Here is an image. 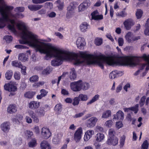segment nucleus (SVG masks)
Wrapping results in <instances>:
<instances>
[{"instance_id": "nucleus-22", "label": "nucleus", "mask_w": 149, "mask_h": 149, "mask_svg": "<svg viewBox=\"0 0 149 149\" xmlns=\"http://www.w3.org/2000/svg\"><path fill=\"white\" fill-rule=\"evenodd\" d=\"M41 148L42 149H51L49 144L45 141H43L41 143Z\"/></svg>"}, {"instance_id": "nucleus-51", "label": "nucleus", "mask_w": 149, "mask_h": 149, "mask_svg": "<svg viewBox=\"0 0 149 149\" xmlns=\"http://www.w3.org/2000/svg\"><path fill=\"white\" fill-rule=\"evenodd\" d=\"M24 8L23 7H18L15 8L14 11L16 12H23L24 11Z\"/></svg>"}, {"instance_id": "nucleus-23", "label": "nucleus", "mask_w": 149, "mask_h": 149, "mask_svg": "<svg viewBox=\"0 0 149 149\" xmlns=\"http://www.w3.org/2000/svg\"><path fill=\"white\" fill-rule=\"evenodd\" d=\"M126 40L128 43L132 42V38H133V34L130 32H128L125 36Z\"/></svg>"}, {"instance_id": "nucleus-16", "label": "nucleus", "mask_w": 149, "mask_h": 149, "mask_svg": "<svg viewBox=\"0 0 149 149\" xmlns=\"http://www.w3.org/2000/svg\"><path fill=\"white\" fill-rule=\"evenodd\" d=\"M94 133V131L93 130H88L85 133L84 137V141H86L90 139Z\"/></svg>"}, {"instance_id": "nucleus-44", "label": "nucleus", "mask_w": 149, "mask_h": 149, "mask_svg": "<svg viewBox=\"0 0 149 149\" xmlns=\"http://www.w3.org/2000/svg\"><path fill=\"white\" fill-rule=\"evenodd\" d=\"M146 99V97L145 96H143L141 98L139 102V104L140 107H142L144 105Z\"/></svg>"}, {"instance_id": "nucleus-34", "label": "nucleus", "mask_w": 149, "mask_h": 149, "mask_svg": "<svg viewBox=\"0 0 149 149\" xmlns=\"http://www.w3.org/2000/svg\"><path fill=\"white\" fill-rule=\"evenodd\" d=\"M149 19H148L145 24L146 29L144 31L146 35L149 36Z\"/></svg>"}, {"instance_id": "nucleus-19", "label": "nucleus", "mask_w": 149, "mask_h": 149, "mask_svg": "<svg viewBox=\"0 0 149 149\" xmlns=\"http://www.w3.org/2000/svg\"><path fill=\"white\" fill-rule=\"evenodd\" d=\"M42 7V5H30L28 6V8L31 11H36L41 9Z\"/></svg>"}, {"instance_id": "nucleus-9", "label": "nucleus", "mask_w": 149, "mask_h": 149, "mask_svg": "<svg viewBox=\"0 0 149 149\" xmlns=\"http://www.w3.org/2000/svg\"><path fill=\"white\" fill-rule=\"evenodd\" d=\"M41 133L42 137L46 139L49 138L52 134L49 129L45 127L41 129Z\"/></svg>"}, {"instance_id": "nucleus-35", "label": "nucleus", "mask_w": 149, "mask_h": 149, "mask_svg": "<svg viewBox=\"0 0 149 149\" xmlns=\"http://www.w3.org/2000/svg\"><path fill=\"white\" fill-rule=\"evenodd\" d=\"M99 95H95L87 103V105L91 104L98 100L99 98Z\"/></svg>"}, {"instance_id": "nucleus-32", "label": "nucleus", "mask_w": 149, "mask_h": 149, "mask_svg": "<svg viewBox=\"0 0 149 149\" xmlns=\"http://www.w3.org/2000/svg\"><path fill=\"white\" fill-rule=\"evenodd\" d=\"M78 97L80 100L82 101H86L88 99V97L87 95L83 94H80Z\"/></svg>"}, {"instance_id": "nucleus-6", "label": "nucleus", "mask_w": 149, "mask_h": 149, "mask_svg": "<svg viewBox=\"0 0 149 149\" xmlns=\"http://www.w3.org/2000/svg\"><path fill=\"white\" fill-rule=\"evenodd\" d=\"M76 44L78 48L83 49L86 44L84 39L81 37H78L76 41Z\"/></svg>"}, {"instance_id": "nucleus-55", "label": "nucleus", "mask_w": 149, "mask_h": 149, "mask_svg": "<svg viewBox=\"0 0 149 149\" xmlns=\"http://www.w3.org/2000/svg\"><path fill=\"white\" fill-rule=\"evenodd\" d=\"M125 139V135L123 136L120 138V145L122 147H123L124 145Z\"/></svg>"}, {"instance_id": "nucleus-2", "label": "nucleus", "mask_w": 149, "mask_h": 149, "mask_svg": "<svg viewBox=\"0 0 149 149\" xmlns=\"http://www.w3.org/2000/svg\"><path fill=\"white\" fill-rule=\"evenodd\" d=\"M13 8V6H7L3 0H0V13L2 15V17H0V28H2L7 24H8V28L12 31L15 32V25L16 24L17 29L21 31V36L22 39L19 40V43L21 44H29L27 42L22 43H21V42L26 41L24 37L27 36V30L34 33L30 30L27 25L25 22L19 21L17 23H15V19L17 18H22L24 17V15L22 14L19 13L13 14L10 11Z\"/></svg>"}, {"instance_id": "nucleus-21", "label": "nucleus", "mask_w": 149, "mask_h": 149, "mask_svg": "<svg viewBox=\"0 0 149 149\" xmlns=\"http://www.w3.org/2000/svg\"><path fill=\"white\" fill-rule=\"evenodd\" d=\"M17 110V108L16 106L14 105H10L7 109L8 112L10 113H15Z\"/></svg>"}, {"instance_id": "nucleus-40", "label": "nucleus", "mask_w": 149, "mask_h": 149, "mask_svg": "<svg viewBox=\"0 0 149 149\" xmlns=\"http://www.w3.org/2000/svg\"><path fill=\"white\" fill-rule=\"evenodd\" d=\"M117 118L120 120H122L124 118V113L121 111H119L116 113Z\"/></svg>"}, {"instance_id": "nucleus-52", "label": "nucleus", "mask_w": 149, "mask_h": 149, "mask_svg": "<svg viewBox=\"0 0 149 149\" xmlns=\"http://www.w3.org/2000/svg\"><path fill=\"white\" fill-rule=\"evenodd\" d=\"M51 71V70L49 67H48L45 69L42 72V74H49Z\"/></svg>"}, {"instance_id": "nucleus-48", "label": "nucleus", "mask_w": 149, "mask_h": 149, "mask_svg": "<svg viewBox=\"0 0 149 149\" xmlns=\"http://www.w3.org/2000/svg\"><path fill=\"white\" fill-rule=\"evenodd\" d=\"M45 82L43 81H40L34 84L33 85V87L35 88H38L44 85Z\"/></svg>"}, {"instance_id": "nucleus-53", "label": "nucleus", "mask_w": 149, "mask_h": 149, "mask_svg": "<svg viewBox=\"0 0 149 149\" xmlns=\"http://www.w3.org/2000/svg\"><path fill=\"white\" fill-rule=\"evenodd\" d=\"M68 72H64L60 76L58 77V80L57 81V84H58L59 83L60 81L61 80V79H63L68 74Z\"/></svg>"}, {"instance_id": "nucleus-57", "label": "nucleus", "mask_w": 149, "mask_h": 149, "mask_svg": "<svg viewBox=\"0 0 149 149\" xmlns=\"http://www.w3.org/2000/svg\"><path fill=\"white\" fill-rule=\"evenodd\" d=\"M113 124V122L111 120L107 121L105 123V125L106 127H111Z\"/></svg>"}, {"instance_id": "nucleus-47", "label": "nucleus", "mask_w": 149, "mask_h": 149, "mask_svg": "<svg viewBox=\"0 0 149 149\" xmlns=\"http://www.w3.org/2000/svg\"><path fill=\"white\" fill-rule=\"evenodd\" d=\"M3 39L6 40L8 43L10 42L13 39L12 37L10 36H5L3 37Z\"/></svg>"}, {"instance_id": "nucleus-17", "label": "nucleus", "mask_w": 149, "mask_h": 149, "mask_svg": "<svg viewBox=\"0 0 149 149\" xmlns=\"http://www.w3.org/2000/svg\"><path fill=\"white\" fill-rule=\"evenodd\" d=\"M91 15L92 19L95 20H100L103 19V16L102 15H99L97 10L93 12Z\"/></svg>"}, {"instance_id": "nucleus-63", "label": "nucleus", "mask_w": 149, "mask_h": 149, "mask_svg": "<svg viewBox=\"0 0 149 149\" xmlns=\"http://www.w3.org/2000/svg\"><path fill=\"white\" fill-rule=\"evenodd\" d=\"M140 38L141 36H134L133 34V38H132V42L135 41H137L140 39Z\"/></svg>"}, {"instance_id": "nucleus-14", "label": "nucleus", "mask_w": 149, "mask_h": 149, "mask_svg": "<svg viewBox=\"0 0 149 149\" xmlns=\"http://www.w3.org/2000/svg\"><path fill=\"white\" fill-rule=\"evenodd\" d=\"M118 139L116 137L108 138L107 143L109 145L115 146L118 143Z\"/></svg>"}, {"instance_id": "nucleus-31", "label": "nucleus", "mask_w": 149, "mask_h": 149, "mask_svg": "<svg viewBox=\"0 0 149 149\" xmlns=\"http://www.w3.org/2000/svg\"><path fill=\"white\" fill-rule=\"evenodd\" d=\"M11 65L13 67L20 68L22 66V64L20 62H19L17 61H14L11 62Z\"/></svg>"}, {"instance_id": "nucleus-26", "label": "nucleus", "mask_w": 149, "mask_h": 149, "mask_svg": "<svg viewBox=\"0 0 149 149\" xmlns=\"http://www.w3.org/2000/svg\"><path fill=\"white\" fill-rule=\"evenodd\" d=\"M88 26L89 25L86 22L82 23L80 26L81 30L82 32L86 31Z\"/></svg>"}, {"instance_id": "nucleus-38", "label": "nucleus", "mask_w": 149, "mask_h": 149, "mask_svg": "<svg viewBox=\"0 0 149 149\" xmlns=\"http://www.w3.org/2000/svg\"><path fill=\"white\" fill-rule=\"evenodd\" d=\"M35 94V93L33 92H28L24 94L25 97L28 98H31Z\"/></svg>"}, {"instance_id": "nucleus-5", "label": "nucleus", "mask_w": 149, "mask_h": 149, "mask_svg": "<svg viewBox=\"0 0 149 149\" xmlns=\"http://www.w3.org/2000/svg\"><path fill=\"white\" fill-rule=\"evenodd\" d=\"M81 80L76 82H73L71 83L70 86L71 89L75 92L79 91H81Z\"/></svg>"}, {"instance_id": "nucleus-3", "label": "nucleus", "mask_w": 149, "mask_h": 149, "mask_svg": "<svg viewBox=\"0 0 149 149\" xmlns=\"http://www.w3.org/2000/svg\"><path fill=\"white\" fill-rule=\"evenodd\" d=\"M75 7L73 4L70 3L68 6L67 8V12L66 14V17L70 19L75 15Z\"/></svg>"}, {"instance_id": "nucleus-42", "label": "nucleus", "mask_w": 149, "mask_h": 149, "mask_svg": "<svg viewBox=\"0 0 149 149\" xmlns=\"http://www.w3.org/2000/svg\"><path fill=\"white\" fill-rule=\"evenodd\" d=\"M58 4L57 6L59 10H62L63 7V3L60 0H58L56 2Z\"/></svg>"}, {"instance_id": "nucleus-8", "label": "nucleus", "mask_w": 149, "mask_h": 149, "mask_svg": "<svg viewBox=\"0 0 149 149\" xmlns=\"http://www.w3.org/2000/svg\"><path fill=\"white\" fill-rule=\"evenodd\" d=\"M123 24L125 29L127 30H129L131 27L134 25V22L132 19H128L125 21Z\"/></svg>"}, {"instance_id": "nucleus-28", "label": "nucleus", "mask_w": 149, "mask_h": 149, "mask_svg": "<svg viewBox=\"0 0 149 149\" xmlns=\"http://www.w3.org/2000/svg\"><path fill=\"white\" fill-rule=\"evenodd\" d=\"M81 90H87L89 87V84L86 82H83L81 80Z\"/></svg>"}, {"instance_id": "nucleus-27", "label": "nucleus", "mask_w": 149, "mask_h": 149, "mask_svg": "<svg viewBox=\"0 0 149 149\" xmlns=\"http://www.w3.org/2000/svg\"><path fill=\"white\" fill-rule=\"evenodd\" d=\"M61 137V134H58L57 135H55L52 140L53 143L54 144H58L60 141Z\"/></svg>"}, {"instance_id": "nucleus-43", "label": "nucleus", "mask_w": 149, "mask_h": 149, "mask_svg": "<svg viewBox=\"0 0 149 149\" xmlns=\"http://www.w3.org/2000/svg\"><path fill=\"white\" fill-rule=\"evenodd\" d=\"M116 15L117 16L124 17L127 15V14L124 11H122L117 12Z\"/></svg>"}, {"instance_id": "nucleus-12", "label": "nucleus", "mask_w": 149, "mask_h": 149, "mask_svg": "<svg viewBox=\"0 0 149 149\" xmlns=\"http://www.w3.org/2000/svg\"><path fill=\"white\" fill-rule=\"evenodd\" d=\"M10 123L8 121H6L2 123L0 126L1 130L4 132L7 133L10 129Z\"/></svg>"}, {"instance_id": "nucleus-64", "label": "nucleus", "mask_w": 149, "mask_h": 149, "mask_svg": "<svg viewBox=\"0 0 149 149\" xmlns=\"http://www.w3.org/2000/svg\"><path fill=\"white\" fill-rule=\"evenodd\" d=\"M95 142L94 144L96 149H100L101 148V144Z\"/></svg>"}, {"instance_id": "nucleus-7", "label": "nucleus", "mask_w": 149, "mask_h": 149, "mask_svg": "<svg viewBox=\"0 0 149 149\" xmlns=\"http://www.w3.org/2000/svg\"><path fill=\"white\" fill-rule=\"evenodd\" d=\"M142 58L146 62V63H144L141 65L140 70L143 69L146 67V70H149V54L146 55L144 54L142 56Z\"/></svg>"}, {"instance_id": "nucleus-30", "label": "nucleus", "mask_w": 149, "mask_h": 149, "mask_svg": "<svg viewBox=\"0 0 149 149\" xmlns=\"http://www.w3.org/2000/svg\"><path fill=\"white\" fill-rule=\"evenodd\" d=\"M139 104H136L134 106L130 107L128 109H126L125 111L127 110V109H129L134 112L135 113H136L139 110Z\"/></svg>"}, {"instance_id": "nucleus-13", "label": "nucleus", "mask_w": 149, "mask_h": 149, "mask_svg": "<svg viewBox=\"0 0 149 149\" xmlns=\"http://www.w3.org/2000/svg\"><path fill=\"white\" fill-rule=\"evenodd\" d=\"M82 130L81 127L79 128L74 134V139L76 142L79 141L81 138Z\"/></svg>"}, {"instance_id": "nucleus-11", "label": "nucleus", "mask_w": 149, "mask_h": 149, "mask_svg": "<svg viewBox=\"0 0 149 149\" xmlns=\"http://www.w3.org/2000/svg\"><path fill=\"white\" fill-rule=\"evenodd\" d=\"M91 3L88 0H86L82 3L78 7L79 12H82L88 6H90Z\"/></svg>"}, {"instance_id": "nucleus-49", "label": "nucleus", "mask_w": 149, "mask_h": 149, "mask_svg": "<svg viewBox=\"0 0 149 149\" xmlns=\"http://www.w3.org/2000/svg\"><path fill=\"white\" fill-rule=\"evenodd\" d=\"M38 77L37 75L32 76L29 78V80L31 82H34L38 80Z\"/></svg>"}, {"instance_id": "nucleus-37", "label": "nucleus", "mask_w": 149, "mask_h": 149, "mask_svg": "<svg viewBox=\"0 0 149 149\" xmlns=\"http://www.w3.org/2000/svg\"><path fill=\"white\" fill-rule=\"evenodd\" d=\"M143 12L141 9H137L136 13V15L137 19H140L142 16Z\"/></svg>"}, {"instance_id": "nucleus-56", "label": "nucleus", "mask_w": 149, "mask_h": 149, "mask_svg": "<svg viewBox=\"0 0 149 149\" xmlns=\"http://www.w3.org/2000/svg\"><path fill=\"white\" fill-rule=\"evenodd\" d=\"M14 76L16 80H19L20 78V74L19 72H15L14 73Z\"/></svg>"}, {"instance_id": "nucleus-33", "label": "nucleus", "mask_w": 149, "mask_h": 149, "mask_svg": "<svg viewBox=\"0 0 149 149\" xmlns=\"http://www.w3.org/2000/svg\"><path fill=\"white\" fill-rule=\"evenodd\" d=\"M13 72L11 70H8L5 74V77L7 80L10 79L13 75Z\"/></svg>"}, {"instance_id": "nucleus-46", "label": "nucleus", "mask_w": 149, "mask_h": 149, "mask_svg": "<svg viewBox=\"0 0 149 149\" xmlns=\"http://www.w3.org/2000/svg\"><path fill=\"white\" fill-rule=\"evenodd\" d=\"M148 143L147 140L144 141L142 145L141 149H148Z\"/></svg>"}, {"instance_id": "nucleus-24", "label": "nucleus", "mask_w": 149, "mask_h": 149, "mask_svg": "<svg viewBox=\"0 0 149 149\" xmlns=\"http://www.w3.org/2000/svg\"><path fill=\"white\" fill-rule=\"evenodd\" d=\"M28 56L23 53L20 54L19 56V59L22 62H25L28 59Z\"/></svg>"}, {"instance_id": "nucleus-15", "label": "nucleus", "mask_w": 149, "mask_h": 149, "mask_svg": "<svg viewBox=\"0 0 149 149\" xmlns=\"http://www.w3.org/2000/svg\"><path fill=\"white\" fill-rule=\"evenodd\" d=\"M28 113L29 115L32 118L34 123H38L39 122V120L38 116L36 115L33 111L29 110L28 111Z\"/></svg>"}, {"instance_id": "nucleus-45", "label": "nucleus", "mask_w": 149, "mask_h": 149, "mask_svg": "<svg viewBox=\"0 0 149 149\" xmlns=\"http://www.w3.org/2000/svg\"><path fill=\"white\" fill-rule=\"evenodd\" d=\"M80 100L78 97H75L73 100L72 105L74 106L77 105L79 103Z\"/></svg>"}, {"instance_id": "nucleus-36", "label": "nucleus", "mask_w": 149, "mask_h": 149, "mask_svg": "<svg viewBox=\"0 0 149 149\" xmlns=\"http://www.w3.org/2000/svg\"><path fill=\"white\" fill-rule=\"evenodd\" d=\"M36 112L38 113L40 116H43L45 114V111L43 108H40L36 110Z\"/></svg>"}, {"instance_id": "nucleus-41", "label": "nucleus", "mask_w": 149, "mask_h": 149, "mask_svg": "<svg viewBox=\"0 0 149 149\" xmlns=\"http://www.w3.org/2000/svg\"><path fill=\"white\" fill-rule=\"evenodd\" d=\"M29 146L33 147L36 146L37 144L36 139L35 138L32 139L28 143Z\"/></svg>"}, {"instance_id": "nucleus-54", "label": "nucleus", "mask_w": 149, "mask_h": 149, "mask_svg": "<svg viewBox=\"0 0 149 149\" xmlns=\"http://www.w3.org/2000/svg\"><path fill=\"white\" fill-rule=\"evenodd\" d=\"M95 43L97 45H100L102 43V40L100 38H96L95 40Z\"/></svg>"}, {"instance_id": "nucleus-50", "label": "nucleus", "mask_w": 149, "mask_h": 149, "mask_svg": "<svg viewBox=\"0 0 149 149\" xmlns=\"http://www.w3.org/2000/svg\"><path fill=\"white\" fill-rule=\"evenodd\" d=\"M117 75V72L115 71H113L110 74L109 77L110 78L113 79L116 78Z\"/></svg>"}, {"instance_id": "nucleus-25", "label": "nucleus", "mask_w": 149, "mask_h": 149, "mask_svg": "<svg viewBox=\"0 0 149 149\" xmlns=\"http://www.w3.org/2000/svg\"><path fill=\"white\" fill-rule=\"evenodd\" d=\"M69 77L72 80H74L76 78L77 74L74 68H72L71 70V71L70 72Z\"/></svg>"}, {"instance_id": "nucleus-39", "label": "nucleus", "mask_w": 149, "mask_h": 149, "mask_svg": "<svg viewBox=\"0 0 149 149\" xmlns=\"http://www.w3.org/2000/svg\"><path fill=\"white\" fill-rule=\"evenodd\" d=\"M115 131L113 129H110L109 131L108 138L116 137L115 136Z\"/></svg>"}, {"instance_id": "nucleus-59", "label": "nucleus", "mask_w": 149, "mask_h": 149, "mask_svg": "<svg viewBox=\"0 0 149 149\" xmlns=\"http://www.w3.org/2000/svg\"><path fill=\"white\" fill-rule=\"evenodd\" d=\"M118 45L120 46H122L123 45L124 43V39L123 38H119L118 39Z\"/></svg>"}, {"instance_id": "nucleus-62", "label": "nucleus", "mask_w": 149, "mask_h": 149, "mask_svg": "<svg viewBox=\"0 0 149 149\" xmlns=\"http://www.w3.org/2000/svg\"><path fill=\"white\" fill-rule=\"evenodd\" d=\"M21 69V72L22 73L24 74H25L26 73V67L25 66H23L22 65V66L20 68Z\"/></svg>"}, {"instance_id": "nucleus-60", "label": "nucleus", "mask_w": 149, "mask_h": 149, "mask_svg": "<svg viewBox=\"0 0 149 149\" xmlns=\"http://www.w3.org/2000/svg\"><path fill=\"white\" fill-rule=\"evenodd\" d=\"M123 124L122 122L118 121L116 122V126L118 129H120L123 127Z\"/></svg>"}, {"instance_id": "nucleus-58", "label": "nucleus", "mask_w": 149, "mask_h": 149, "mask_svg": "<svg viewBox=\"0 0 149 149\" xmlns=\"http://www.w3.org/2000/svg\"><path fill=\"white\" fill-rule=\"evenodd\" d=\"M62 108V105L60 104H58L56 105L55 108V110L57 111H61Z\"/></svg>"}, {"instance_id": "nucleus-1", "label": "nucleus", "mask_w": 149, "mask_h": 149, "mask_svg": "<svg viewBox=\"0 0 149 149\" xmlns=\"http://www.w3.org/2000/svg\"><path fill=\"white\" fill-rule=\"evenodd\" d=\"M27 30V36L24 37L26 41H21V43L27 42L30 46L35 48L37 51L46 54L45 57L46 60L54 57V59L51 62L53 66H59L62 63L63 60L66 59L73 60L74 64L77 65L96 63L102 69L103 68L104 64L105 63L110 65H115V57L113 56L106 57L102 55L97 56L84 52H80L79 56H78L75 54L59 50L50 43L42 42L36 34Z\"/></svg>"}, {"instance_id": "nucleus-18", "label": "nucleus", "mask_w": 149, "mask_h": 149, "mask_svg": "<svg viewBox=\"0 0 149 149\" xmlns=\"http://www.w3.org/2000/svg\"><path fill=\"white\" fill-rule=\"evenodd\" d=\"M40 106V102L33 101L30 102L28 104L29 107L32 109H35L38 108Z\"/></svg>"}, {"instance_id": "nucleus-29", "label": "nucleus", "mask_w": 149, "mask_h": 149, "mask_svg": "<svg viewBox=\"0 0 149 149\" xmlns=\"http://www.w3.org/2000/svg\"><path fill=\"white\" fill-rule=\"evenodd\" d=\"M111 111L110 110H107L103 112L102 118H107L111 116Z\"/></svg>"}, {"instance_id": "nucleus-20", "label": "nucleus", "mask_w": 149, "mask_h": 149, "mask_svg": "<svg viewBox=\"0 0 149 149\" xmlns=\"http://www.w3.org/2000/svg\"><path fill=\"white\" fill-rule=\"evenodd\" d=\"M104 135L103 134L99 133L96 135L95 139L97 142H100L104 140Z\"/></svg>"}, {"instance_id": "nucleus-61", "label": "nucleus", "mask_w": 149, "mask_h": 149, "mask_svg": "<svg viewBox=\"0 0 149 149\" xmlns=\"http://www.w3.org/2000/svg\"><path fill=\"white\" fill-rule=\"evenodd\" d=\"M15 47L17 49H20L27 48V47L22 45H16L15 46Z\"/></svg>"}, {"instance_id": "nucleus-4", "label": "nucleus", "mask_w": 149, "mask_h": 149, "mask_svg": "<svg viewBox=\"0 0 149 149\" xmlns=\"http://www.w3.org/2000/svg\"><path fill=\"white\" fill-rule=\"evenodd\" d=\"M4 88L5 90L10 92H15L17 89L16 84L14 82L6 84L4 86Z\"/></svg>"}, {"instance_id": "nucleus-10", "label": "nucleus", "mask_w": 149, "mask_h": 149, "mask_svg": "<svg viewBox=\"0 0 149 149\" xmlns=\"http://www.w3.org/2000/svg\"><path fill=\"white\" fill-rule=\"evenodd\" d=\"M98 119L95 117H93L87 120L86 125L88 127H94Z\"/></svg>"}]
</instances>
